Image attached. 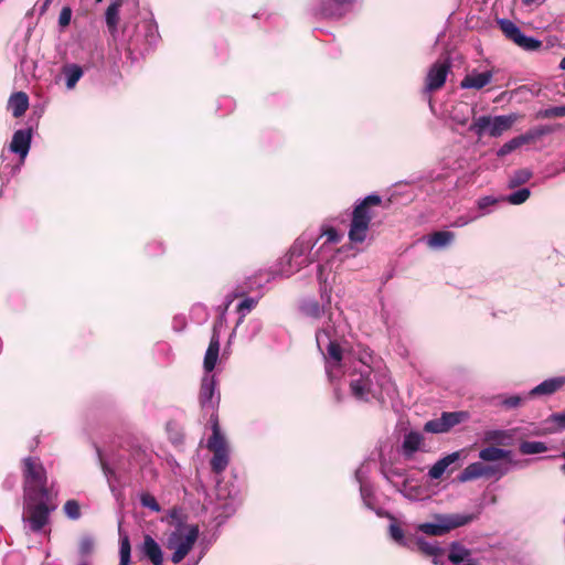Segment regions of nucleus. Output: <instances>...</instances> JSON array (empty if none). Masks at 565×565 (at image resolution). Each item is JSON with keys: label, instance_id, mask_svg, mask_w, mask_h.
<instances>
[{"label": "nucleus", "instance_id": "51", "mask_svg": "<svg viewBox=\"0 0 565 565\" xmlns=\"http://www.w3.org/2000/svg\"><path fill=\"white\" fill-rule=\"evenodd\" d=\"M94 548V541L89 536H84L79 541L78 550L82 555H88Z\"/></svg>", "mask_w": 565, "mask_h": 565}, {"label": "nucleus", "instance_id": "33", "mask_svg": "<svg viewBox=\"0 0 565 565\" xmlns=\"http://www.w3.org/2000/svg\"><path fill=\"white\" fill-rule=\"evenodd\" d=\"M119 533V565H129L130 564V554H131V545L129 536L122 532L121 523L119 522L118 526Z\"/></svg>", "mask_w": 565, "mask_h": 565}, {"label": "nucleus", "instance_id": "17", "mask_svg": "<svg viewBox=\"0 0 565 565\" xmlns=\"http://www.w3.org/2000/svg\"><path fill=\"white\" fill-rule=\"evenodd\" d=\"M381 473L398 492L405 494L408 478L404 468L383 461L381 463Z\"/></svg>", "mask_w": 565, "mask_h": 565}, {"label": "nucleus", "instance_id": "64", "mask_svg": "<svg viewBox=\"0 0 565 565\" xmlns=\"http://www.w3.org/2000/svg\"><path fill=\"white\" fill-rule=\"evenodd\" d=\"M462 565H479L475 559L470 558L469 561H466L462 563Z\"/></svg>", "mask_w": 565, "mask_h": 565}, {"label": "nucleus", "instance_id": "31", "mask_svg": "<svg viewBox=\"0 0 565 565\" xmlns=\"http://www.w3.org/2000/svg\"><path fill=\"white\" fill-rule=\"evenodd\" d=\"M501 201H502V196L497 198L493 195H486V196L479 198L476 202L479 213L476 216H478V218H479V217L489 215L497 209L499 202H501Z\"/></svg>", "mask_w": 565, "mask_h": 565}, {"label": "nucleus", "instance_id": "2", "mask_svg": "<svg viewBox=\"0 0 565 565\" xmlns=\"http://www.w3.org/2000/svg\"><path fill=\"white\" fill-rule=\"evenodd\" d=\"M317 279L319 281V291H320V299L321 303L316 299H305L300 303V311L302 315H305L308 318L319 320L323 316H328L327 320L322 323V326L317 330L316 335L318 332L324 327H327L329 323H332L333 318H337L339 315L340 317L347 322V320L343 317L342 310L335 306L334 310L331 307L332 301V287L328 284L327 277L324 276V269L326 265H318L317 267Z\"/></svg>", "mask_w": 565, "mask_h": 565}, {"label": "nucleus", "instance_id": "13", "mask_svg": "<svg viewBox=\"0 0 565 565\" xmlns=\"http://www.w3.org/2000/svg\"><path fill=\"white\" fill-rule=\"evenodd\" d=\"M497 23L503 35L520 49L526 52H537L543 47L542 41L525 35L513 21L502 18L498 19Z\"/></svg>", "mask_w": 565, "mask_h": 565}, {"label": "nucleus", "instance_id": "19", "mask_svg": "<svg viewBox=\"0 0 565 565\" xmlns=\"http://www.w3.org/2000/svg\"><path fill=\"white\" fill-rule=\"evenodd\" d=\"M565 385V376L550 377L526 392L530 399L546 397L555 394Z\"/></svg>", "mask_w": 565, "mask_h": 565}, {"label": "nucleus", "instance_id": "38", "mask_svg": "<svg viewBox=\"0 0 565 565\" xmlns=\"http://www.w3.org/2000/svg\"><path fill=\"white\" fill-rule=\"evenodd\" d=\"M360 494H361L364 505L367 509L375 511L380 515L379 510H376V508H375V495H374L372 484L371 483H362V486L360 487Z\"/></svg>", "mask_w": 565, "mask_h": 565}, {"label": "nucleus", "instance_id": "32", "mask_svg": "<svg viewBox=\"0 0 565 565\" xmlns=\"http://www.w3.org/2000/svg\"><path fill=\"white\" fill-rule=\"evenodd\" d=\"M470 550L466 548L458 542H452L448 554V559L454 564H462L471 557Z\"/></svg>", "mask_w": 565, "mask_h": 565}, {"label": "nucleus", "instance_id": "28", "mask_svg": "<svg viewBox=\"0 0 565 565\" xmlns=\"http://www.w3.org/2000/svg\"><path fill=\"white\" fill-rule=\"evenodd\" d=\"M479 458L482 461L487 462H498L501 459H512L511 458V450H507L500 447L495 446H489L486 448H482L479 451Z\"/></svg>", "mask_w": 565, "mask_h": 565}, {"label": "nucleus", "instance_id": "61", "mask_svg": "<svg viewBox=\"0 0 565 565\" xmlns=\"http://www.w3.org/2000/svg\"><path fill=\"white\" fill-rule=\"evenodd\" d=\"M15 483V480L14 478H8L6 481H4V486L8 488V489H11Z\"/></svg>", "mask_w": 565, "mask_h": 565}, {"label": "nucleus", "instance_id": "44", "mask_svg": "<svg viewBox=\"0 0 565 565\" xmlns=\"http://www.w3.org/2000/svg\"><path fill=\"white\" fill-rule=\"evenodd\" d=\"M372 471V462L370 460L363 461L360 467L355 470L354 478L356 482L362 486V483H370L369 476Z\"/></svg>", "mask_w": 565, "mask_h": 565}, {"label": "nucleus", "instance_id": "35", "mask_svg": "<svg viewBox=\"0 0 565 565\" xmlns=\"http://www.w3.org/2000/svg\"><path fill=\"white\" fill-rule=\"evenodd\" d=\"M499 403L502 408L509 411V409H515L521 407L527 399L526 393L524 394H518V395H500L498 396Z\"/></svg>", "mask_w": 565, "mask_h": 565}, {"label": "nucleus", "instance_id": "34", "mask_svg": "<svg viewBox=\"0 0 565 565\" xmlns=\"http://www.w3.org/2000/svg\"><path fill=\"white\" fill-rule=\"evenodd\" d=\"M138 29L145 34L146 44L148 46L147 50L156 45L159 39V32L158 26L153 21H143L138 25Z\"/></svg>", "mask_w": 565, "mask_h": 565}, {"label": "nucleus", "instance_id": "24", "mask_svg": "<svg viewBox=\"0 0 565 565\" xmlns=\"http://www.w3.org/2000/svg\"><path fill=\"white\" fill-rule=\"evenodd\" d=\"M141 553L153 564L162 565L163 555L160 545L150 535H146L140 546Z\"/></svg>", "mask_w": 565, "mask_h": 565}, {"label": "nucleus", "instance_id": "43", "mask_svg": "<svg viewBox=\"0 0 565 565\" xmlns=\"http://www.w3.org/2000/svg\"><path fill=\"white\" fill-rule=\"evenodd\" d=\"M466 417L467 414L463 412H444L441 414L447 431L460 424Z\"/></svg>", "mask_w": 565, "mask_h": 565}, {"label": "nucleus", "instance_id": "59", "mask_svg": "<svg viewBox=\"0 0 565 565\" xmlns=\"http://www.w3.org/2000/svg\"><path fill=\"white\" fill-rule=\"evenodd\" d=\"M100 459V463H102V469L104 471V475L109 479V475L113 473V471L110 470V468L106 465V462L103 461V459L99 457Z\"/></svg>", "mask_w": 565, "mask_h": 565}, {"label": "nucleus", "instance_id": "25", "mask_svg": "<svg viewBox=\"0 0 565 565\" xmlns=\"http://www.w3.org/2000/svg\"><path fill=\"white\" fill-rule=\"evenodd\" d=\"M426 244L430 249L440 250L449 247L455 241V233L450 231H437L428 235Z\"/></svg>", "mask_w": 565, "mask_h": 565}, {"label": "nucleus", "instance_id": "63", "mask_svg": "<svg viewBox=\"0 0 565 565\" xmlns=\"http://www.w3.org/2000/svg\"><path fill=\"white\" fill-rule=\"evenodd\" d=\"M218 311L221 313V318H225L226 311H227V310H225V303H223V306L218 307Z\"/></svg>", "mask_w": 565, "mask_h": 565}, {"label": "nucleus", "instance_id": "4", "mask_svg": "<svg viewBox=\"0 0 565 565\" xmlns=\"http://www.w3.org/2000/svg\"><path fill=\"white\" fill-rule=\"evenodd\" d=\"M21 470L23 476L24 498L39 499L49 494H56L53 486L47 484L46 470L38 457H25L22 459Z\"/></svg>", "mask_w": 565, "mask_h": 565}, {"label": "nucleus", "instance_id": "39", "mask_svg": "<svg viewBox=\"0 0 565 565\" xmlns=\"http://www.w3.org/2000/svg\"><path fill=\"white\" fill-rule=\"evenodd\" d=\"M531 191L527 188H521L505 196H502V201H505L512 205L523 204L529 200Z\"/></svg>", "mask_w": 565, "mask_h": 565}, {"label": "nucleus", "instance_id": "30", "mask_svg": "<svg viewBox=\"0 0 565 565\" xmlns=\"http://www.w3.org/2000/svg\"><path fill=\"white\" fill-rule=\"evenodd\" d=\"M483 462L476 461L468 465L457 477L459 482H468L479 478H484Z\"/></svg>", "mask_w": 565, "mask_h": 565}, {"label": "nucleus", "instance_id": "53", "mask_svg": "<svg viewBox=\"0 0 565 565\" xmlns=\"http://www.w3.org/2000/svg\"><path fill=\"white\" fill-rule=\"evenodd\" d=\"M72 19V10L70 7H64L58 15V24L61 28H65L70 24Z\"/></svg>", "mask_w": 565, "mask_h": 565}, {"label": "nucleus", "instance_id": "12", "mask_svg": "<svg viewBox=\"0 0 565 565\" xmlns=\"http://www.w3.org/2000/svg\"><path fill=\"white\" fill-rule=\"evenodd\" d=\"M342 237V234L335 228L327 226L322 227L320 235L315 241L311 238V245H313L315 249L312 255L319 265H322V262L328 263L333 257L335 245L341 242Z\"/></svg>", "mask_w": 565, "mask_h": 565}, {"label": "nucleus", "instance_id": "8", "mask_svg": "<svg viewBox=\"0 0 565 565\" xmlns=\"http://www.w3.org/2000/svg\"><path fill=\"white\" fill-rule=\"evenodd\" d=\"M198 537V525L179 523L167 539V548L173 551L171 561L179 564L192 550Z\"/></svg>", "mask_w": 565, "mask_h": 565}, {"label": "nucleus", "instance_id": "29", "mask_svg": "<svg viewBox=\"0 0 565 565\" xmlns=\"http://www.w3.org/2000/svg\"><path fill=\"white\" fill-rule=\"evenodd\" d=\"M62 74L65 78L66 88L71 90L82 78L84 72L83 68L77 64H66L62 68Z\"/></svg>", "mask_w": 565, "mask_h": 565}, {"label": "nucleus", "instance_id": "22", "mask_svg": "<svg viewBox=\"0 0 565 565\" xmlns=\"http://www.w3.org/2000/svg\"><path fill=\"white\" fill-rule=\"evenodd\" d=\"M515 429H489L483 433V441L497 446H511L514 441Z\"/></svg>", "mask_w": 565, "mask_h": 565}, {"label": "nucleus", "instance_id": "48", "mask_svg": "<svg viewBox=\"0 0 565 565\" xmlns=\"http://www.w3.org/2000/svg\"><path fill=\"white\" fill-rule=\"evenodd\" d=\"M390 535L397 544L402 546L408 545V542L404 535L403 530L395 523L390 525Z\"/></svg>", "mask_w": 565, "mask_h": 565}, {"label": "nucleus", "instance_id": "1", "mask_svg": "<svg viewBox=\"0 0 565 565\" xmlns=\"http://www.w3.org/2000/svg\"><path fill=\"white\" fill-rule=\"evenodd\" d=\"M317 334V347L326 360V373L338 401L342 399L341 383L348 382L350 395L360 403L383 401L395 393V385L385 366L371 365L363 358L344 352L342 343L350 326L340 315Z\"/></svg>", "mask_w": 565, "mask_h": 565}, {"label": "nucleus", "instance_id": "58", "mask_svg": "<svg viewBox=\"0 0 565 565\" xmlns=\"http://www.w3.org/2000/svg\"><path fill=\"white\" fill-rule=\"evenodd\" d=\"M249 326L253 327V335H256L262 329V321L258 319H253L249 321Z\"/></svg>", "mask_w": 565, "mask_h": 565}, {"label": "nucleus", "instance_id": "57", "mask_svg": "<svg viewBox=\"0 0 565 565\" xmlns=\"http://www.w3.org/2000/svg\"><path fill=\"white\" fill-rule=\"evenodd\" d=\"M546 0H522V4L530 8V10H534L542 6Z\"/></svg>", "mask_w": 565, "mask_h": 565}, {"label": "nucleus", "instance_id": "36", "mask_svg": "<svg viewBox=\"0 0 565 565\" xmlns=\"http://www.w3.org/2000/svg\"><path fill=\"white\" fill-rule=\"evenodd\" d=\"M533 177V172L530 169H519L513 171L508 179V188L514 189L522 184H525Z\"/></svg>", "mask_w": 565, "mask_h": 565}, {"label": "nucleus", "instance_id": "20", "mask_svg": "<svg viewBox=\"0 0 565 565\" xmlns=\"http://www.w3.org/2000/svg\"><path fill=\"white\" fill-rule=\"evenodd\" d=\"M525 462L526 461L509 459L507 462H495L490 465L483 463L484 478H493L494 480H500L505 475H508L513 468H523Z\"/></svg>", "mask_w": 565, "mask_h": 565}, {"label": "nucleus", "instance_id": "16", "mask_svg": "<svg viewBox=\"0 0 565 565\" xmlns=\"http://www.w3.org/2000/svg\"><path fill=\"white\" fill-rule=\"evenodd\" d=\"M356 0H320L317 12L326 18L340 19L352 11Z\"/></svg>", "mask_w": 565, "mask_h": 565}, {"label": "nucleus", "instance_id": "6", "mask_svg": "<svg viewBox=\"0 0 565 565\" xmlns=\"http://www.w3.org/2000/svg\"><path fill=\"white\" fill-rule=\"evenodd\" d=\"M31 139L32 135L30 129H19L13 134L9 151L19 156V162H3L0 167V198L3 194L4 185L20 171V168L29 153ZM1 157L3 161H6L4 152H2Z\"/></svg>", "mask_w": 565, "mask_h": 565}, {"label": "nucleus", "instance_id": "45", "mask_svg": "<svg viewBox=\"0 0 565 565\" xmlns=\"http://www.w3.org/2000/svg\"><path fill=\"white\" fill-rule=\"evenodd\" d=\"M64 513L71 520H78L81 518V508L76 500H68L63 507Z\"/></svg>", "mask_w": 565, "mask_h": 565}, {"label": "nucleus", "instance_id": "18", "mask_svg": "<svg viewBox=\"0 0 565 565\" xmlns=\"http://www.w3.org/2000/svg\"><path fill=\"white\" fill-rule=\"evenodd\" d=\"M546 131L547 130L544 128L532 129L523 135L514 137L499 148V150L497 151V156L505 157L509 153L513 152L514 150L519 149L521 146L529 143L535 140L536 138L543 136L544 134H546Z\"/></svg>", "mask_w": 565, "mask_h": 565}, {"label": "nucleus", "instance_id": "42", "mask_svg": "<svg viewBox=\"0 0 565 565\" xmlns=\"http://www.w3.org/2000/svg\"><path fill=\"white\" fill-rule=\"evenodd\" d=\"M523 455L542 454L547 450V446L543 441H522L519 447Z\"/></svg>", "mask_w": 565, "mask_h": 565}, {"label": "nucleus", "instance_id": "5", "mask_svg": "<svg viewBox=\"0 0 565 565\" xmlns=\"http://www.w3.org/2000/svg\"><path fill=\"white\" fill-rule=\"evenodd\" d=\"M381 203L382 198L377 194H370L356 203L349 230V238L352 243H363L366 239L370 223L374 216L372 207L380 206Z\"/></svg>", "mask_w": 565, "mask_h": 565}, {"label": "nucleus", "instance_id": "47", "mask_svg": "<svg viewBox=\"0 0 565 565\" xmlns=\"http://www.w3.org/2000/svg\"><path fill=\"white\" fill-rule=\"evenodd\" d=\"M140 499V503L142 507L145 508H148L150 509L151 511H154V512H159L160 511V505L159 503L157 502L156 498L148 493V492H142L139 497Z\"/></svg>", "mask_w": 565, "mask_h": 565}, {"label": "nucleus", "instance_id": "7", "mask_svg": "<svg viewBox=\"0 0 565 565\" xmlns=\"http://www.w3.org/2000/svg\"><path fill=\"white\" fill-rule=\"evenodd\" d=\"M56 494H49L46 498H24V511L22 520L25 529L33 533H40L49 523L50 513L56 505L52 502Z\"/></svg>", "mask_w": 565, "mask_h": 565}, {"label": "nucleus", "instance_id": "46", "mask_svg": "<svg viewBox=\"0 0 565 565\" xmlns=\"http://www.w3.org/2000/svg\"><path fill=\"white\" fill-rule=\"evenodd\" d=\"M424 430L427 433H431V434L447 433V429H446L445 423L443 422L441 416L439 418L428 420L424 425Z\"/></svg>", "mask_w": 565, "mask_h": 565}, {"label": "nucleus", "instance_id": "3", "mask_svg": "<svg viewBox=\"0 0 565 565\" xmlns=\"http://www.w3.org/2000/svg\"><path fill=\"white\" fill-rule=\"evenodd\" d=\"M312 250L311 237L301 235L295 241L289 252L279 260L276 268L267 273L266 281L268 282L276 277L288 278L301 268L316 262Z\"/></svg>", "mask_w": 565, "mask_h": 565}, {"label": "nucleus", "instance_id": "49", "mask_svg": "<svg viewBox=\"0 0 565 565\" xmlns=\"http://www.w3.org/2000/svg\"><path fill=\"white\" fill-rule=\"evenodd\" d=\"M543 118H561L565 116V105L546 108L540 113Z\"/></svg>", "mask_w": 565, "mask_h": 565}, {"label": "nucleus", "instance_id": "40", "mask_svg": "<svg viewBox=\"0 0 565 565\" xmlns=\"http://www.w3.org/2000/svg\"><path fill=\"white\" fill-rule=\"evenodd\" d=\"M119 7H120V2L115 1V2L110 3L106 10V13H105L106 23L110 31H115L117 28L118 20H119Z\"/></svg>", "mask_w": 565, "mask_h": 565}, {"label": "nucleus", "instance_id": "50", "mask_svg": "<svg viewBox=\"0 0 565 565\" xmlns=\"http://www.w3.org/2000/svg\"><path fill=\"white\" fill-rule=\"evenodd\" d=\"M547 423L554 425L559 430L565 429V409L550 415Z\"/></svg>", "mask_w": 565, "mask_h": 565}, {"label": "nucleus", "instance_id": "11", "mask_svg": "<svg viewBox=\"0 0 565 565\" xmlns=\"http://www.w3.org/2000/svg\"><path fill=\"white\" fill-rule=\"evenodd\" d=\"M476 519L471 513L440 514L436 516V522H427L419 525V531L427 535H444L449 531L467 525Z\"/></svg>", "mask_w": 565, "mask_h": 565}, {"label": "nucleus", "instance_id": "62", "mask_svg": "<svg viewBox=\"0 0 565 565\" xmlns=\"http://www.w3.org/2000/svg\"><path fill=\"white\" fill-rule=\"evenodd\" d=\"M454 119H455L459 125H461V126H465V125H467V122H468V118H467V117H460V118H458V117H454Z\"/></svg>", "mask_w": 565, "mask_h": 565}, {"label": "nucleus", "instance_id": "55", "mask_svg": "<svg viewBox=\"0 0 565 565\" xmlns=\"http://www.w3.org/2000/svg\"><path fill=\"white\" fill-rule=\"evenodd\" d=\"M460 456H461V451H455V452L448 454L447 456L440 458L439 461L447 470L450 465L455 463L456 461H458L460 459Z\"/></svg>", "mask_w": 565, "mask_h": 565}, {"label": "nucleus", "instance_id": "15", "mask_svg": "<svg viewBox=\"0 0 565 565\" xmlns=\"http://www.w3.org/2000/svg\"><path fill=\"white\" fill-rule=\"evenodd\" d=\"M451 70V62L447 58L435 62L428 70L425 81V92L431 93L440 89Z\"/></svg>", "mask_w": 565, "mask_h": 565}, {"label": "nucleus", "instance_id": "10", "mask_svg": "<svg viewBox=\"0 0 565 565\" xmlns=\"http://www.w3.org/2000/svg\"><path fill=\"white\" fill-rule=\"evenodd\" d=\"M206 447L213 452L210 460L212 471L217 475L222 473L230 463V448L214 416H212V435L207 439Z\"/></svg>", "mask_w": 565, "mask_h": 565}, {"label": "nucleus", "instance_id": "27", "mask_svg": "<svg viewBox=\"0 0 565 565\" xmlns=\"http://www.w3.org/2000/svg\"><path fill=\"white\" fill-rule=\"evenodd\" d=\"M8 107L15 118L21 117L29 107V97L23 92H17L9 98Z\"/></svg>", "mask_w": 565, "mask_h": 565}, {"label": "nucleus", "instance_id": "37", "mask_svg": "<svg viewBox=\"0 0 565 565\" xmlns=\"http://www.w3.org/2000/svg\"><path fill=\"white\" fill-rule=\"evenodd\" d=\"M416 543L418 545V548L423 553L434 557V563L435 564L438 563L437 558L440 555H444V551L439 547L437 542H428V541H425L424 539H417Z\"/></svg>", "mask_w": 565, "mask_h": 565}, {"label": "nucleus", "instance_id": "14", "mask_svg": "<svg viewBox=\"0 0 565 565\" xmlns=\"http://www.w3.org/2000/svg\"><path fill=\"white\" fill-rule=\"evenodd\" d=\"M220 392L217 390V381L215 374H204L201 381L199 392V403L204 412H212L211 417L214 416V412L220 405Z\"/></svg>", "mask_w": 565, "mask_h": 565}, {"label": "nucleus", "instance_id": "52", "mask_svg": "<svg viewBox=\"0 0 565 565\" xmlns=\"http://www.w3.org/2000/svg\"><path fill=\"white\" fill-rule=\"evenodd\" d=\"M446 472V468L441 465L439 460H437L429 469L428 476L431 479H440L443 475Z\"/></svg>", "mask_w": 565, "mask_h": 565}, {"label": "nucleus", "instance_id": "41", "mask_svg": "<svg viewBox=\"0 0 565 565\" xmlns=\"http://www.w3.org/2000/svg\"><path fill=\"white\" fill-rule=\"evenodd\" d=\"M258 299L246 297L244 298L238 305H237V312L239 313L238 321L236 323V327H238L246 317L247 313H249L257 305Z\"/></svg>", "mask_w": 565, "mask_h": 565}, {"label": "nucleus", "instance_id": "21", "mask_svg": "<svg viewBox=\"0 0 565 565\" xmlns=\"http://www.w3.org/2000/svg\"><path fill=\"white\" fill-rule=\"evenodd\" d=\"M493 73L491 71L478 72L473 70L462 78L460 87L463 89H482L491 83Z\"/></svg>", "mask_w": 565, "mask_h": 565}, {"label": "nucleus", "instance_id": "54", "mask_svg": "<svg viewBox=\"0 0 565 565\" xmlns=\"http://www.w3.org/2000/svg\"><path fill=\"white\" fill-rule=\"evenodd\" d=\"M476 220H478L476 215H460L452 222L451 226L463 227Z\"/></svg>", "mask_w": 565, "mask_h": 565}, {"label": "nucleus", "instance_id": "60", "mask_svg": "<svg viewBox=\"0 0 565 565\" xmlns=\"http://www.w3.org/2000/svg\"><path fill=\"white\" fill-rule=\"evenodd\" d=\"M234 297H235L234 295H227V296H226L225 301H224V303H225V310H228V308H230L231 303H232V302H233V300H234Z\"/></svg>", "mask_w": 565, "mask_h": 565}, {"label": "nucleus", "instance_id": "23", "mask_svg": "<svg viewBox=\"0 0 565 565\" xmlns=\"http://www.w3.org/2000/svg\"><path fill=\"white\" fill-rule=\"evenodd\" d=\"M218 352H220V335H218V332L215 327L213 330V335L211 338L209 348L204 355L203 367H204L205 374H212V371L214 370L217 359H218Z\"/></svg>", "mask_w": 565, "mask_h": 565}, {"label": "nucleus", "instance_id": "26", "mask_svg": "<svg viewBox=\"0 0 565 565\" xmlns=\"http://www.w3.org/2000/svg\"><path fill=\"white\" fill-rule=\"evenodd\" d=\"M423 439V435L418 431H409L405 434L402 443L403 456L407 459H411L414 454L420 449Z\"/></svg>", "mask_w": 565, "mask_h": 565}, {"label": "nucleus", "instance_id": "56", "mask_svg": "<svg viewBox=\"0 0 565 565\" xmlns=\"http://www.w3.org/2000/svg\"><path fill=\"white\" fill-rule=\"evenodd\" d=\"M51 2H52V0H40L35 4V10L39 12L40 15H43L46 12Z\"/></svg>", "mask_w": 565, "mask_h": 565}, {"label": "nucleus", "instance_id": "9", "mask_svg": "<svg viewBox=\"0 0 565 565\" xmlns=\"http://www.w3.org/2000/svg\"><path fill=\"white\" fill-rule=\"evenodd\" d=\"M519 118L520 116L515 113L499 116L483 115L475 118L468 129L479 138L486 134L498 138L508 131Z\"/></svg>", "mask_w": 565, "mask_h": 565}]
</instances>
